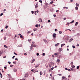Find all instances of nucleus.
<instances>
[{
	"mask_svg": "<svg viewBox=\"0 0 80 80\" xmlns=\"http://www.w3.org/2000/svg\"><path fill=\"white\" fill-rule=\"evenodd\" d=\"M36 47V45H35V44L34 43L32 44L31 45V50L32 49V47Z\"/></svg>",
	"mask_w": 80,
	"mask_h": 80,
	"instance_id": "f257e3e1",
	"label": "nucleus"
},
{
	"mask_svg": "<svg viewBox=\"0 0 80 80\" xmlns=\"http://www.w3.org/2000/svg\"><path fill=\"white\" fill-rule=\"evenodd\" d=\"M62 80H67V79L66 78V77L64 76H62Z\"/></svg>",
	"mask_w": 80,
	"mask_h": 80,
	"instance_id": "f03ea898",
	"label": "nucleus"
},
{
	"mask_svg": "<svg viewBox=\"0 0 80 80\" xmlns=\"http://www.w3.org/2000/svg\"><path fill=\"white\" fill-rule=\"evenodd\" d=\"M52 37H53L54 38H55V37H56V34L55 33H54L52 35Z\"/></svg>",
	"mask_w": 80,
	"mask_h": 80,
	"instance_id": "7ed1b4c3",
	"label": "nucleus"
},
{
	"mask_svg": "<svg viewBox=\"0 0 80 80\" xmlns=\"http://www.w3.org/2000/svg\"><path fill=\"white\" fill-rule=\"evenodd\" d=\"M3 53V50H1L0 51V57L1 56L2 54Z\"/></svg>",
	"mask_w": 80,
	"mask_h": 80,
	"instance_id": "20e7f679",
	"label": "nucleus"
},
{
	"mask_svg": "<svg viewBox=\"0 0 80 80\" xmlns=\"http://www.w3.org/2000/svg\"><path fill=\"white\" fill-rule=\"evenodd\" d=\"M53 55H55V57H58V56H57V55H58V53H54Z\"/></svg>",
	"mask_w": 80,
	"mask_h": 80,
	"instance_id": "39448f33",
	"label": "nucleus"
},
{
	"mask_svg": "<svg viewBox=\"0 0 80 80\" xmlns=\"http://www.w3.org/2000/svg\"><path fill=\"white\" fill-rule=\"evenodd\" d=\"M71 70L72 71L75 72V69L74 68H71Z\"/></svg>",
	"mask_w": 80,
	"mask_h": 80,
	"instance_id": "423d86ee",
	"label": "nucleus"
},
{
	"mask_svg": "<svg viewBox=\"0 0 80 80\" xmlns=\"http://www.w3.org/2000/svg\"><path fill=\"white\" fill-rule=\"evenodd\" d=\"M38 21H39V22H42V20L41 18H39Z\"/></svg>",
	"mask_w": 80,
	"mask_h": 80,
	"instance_id": "0eeeda50",
	"label": "nucleus"
},
{
	"mask_svg": "<svg viewBox=\"0 0 80 80\" xmlns=\"http://www.w3.org/2000/svg\"><path fill=\"white\" fill-rule=\"evenodd\" d=\"M59 52H62V48H59Z\"/></svg>",
	"mask_w": 80,
	"mask_h": 80,
	"instance_id": "6e6552de",
	"label": "nucleus"
},
{
	"mask_svg": "<svg viewBox=\"0 0 80 80\" xmlns=\"http://www.w3.org/2000/svg\"><path fill=\"white\" fill-rule=\"evenodd\" d=\"M65 45V43H63V44H61V47H63L64 45Z\"/></svg>",
	"mask_w": 80,
	"mask_h": 80,
	"instance_id": "1a4fd4ad",
	"label": "nucleus"
},
{
	"mask_svg": "<svg viewBox=\"0 0 80 80\" xmlns=\"http://www.w3.org/2000/svg\"><path fill=\"white\" fill-rule=\"evenodd\" d=\"M73 40V38H71V39H70L69 40V42H72V41Z\"/></svg>",
	"mask_w": 80,
	"mask_h": 80,
	"instance_id": "9d476101",
	"label": "nucleus"
},
{
	"mask_svg": "<svg viewBox=\"0 0 80 80\" xmlns=\"http://www.w3.org/2000/svg\"><path fill=\"white\" fill-rule=\"evenodd\" d=\"M35 59H33L31 62L32 63H33V62H35Z\"/></svg>",
	"mask_w": 80,
	"mask_h": 80,
	"instance_id": "9b49d317",
	"label": "nucleus"
},
{
	"mask_svg": "<svg viewBox=\"0 0 80 80\" xmlns=\"http://www.w3.org/2000/svg\"><path fill=\"white\" fill-rule=\"evenodd\" d=\"M38 66H39V65L38 64H37V65H36V66H35V68H37V67H38Z\"/></svg>",
	"mask_w": 80,
	"mask_h": 80,
	"instance_id": "f8f14e48",
	"label": "nucleus"
},
{
	"mask_svg": "<svg viewBox=\"0 0 80 80\" xmlns=\"http://www.w3.org/2000/svg\"><path fill=\"white\" fill-rule=\"evenodd\" d=\"M35 8H37L38 7V5H37V4L35 6Z\"/></svg>",
	"mask_w": 80,
	"mask_h": 80,
	"instance_id": "ddd939ff",
	"label": "nucleus"
},
{
	"mask_svg": "<svg viewBox=\"0 0 80 80\" xmlns=\"http://www.w3.org/2000/svg\"><path fill=\"white\" fill-rule=\"evenodd\" d=\"M78 22H76V23L75 24V26H77V25H78Z\"/></svg>",
	"mask_w": 80,
	"mask_h": 80,
	"instance_id": "4468645a",
	"label": "nucleus"
},
{
	"mask_svg": "<svg viewBox=\"0 0 80 80\" xmlns=\"http://www.w3.org/2000/svg\"><path fill=\"white\" fill-rule=\"evenodd\" d=\"M72 55H73V52L69 54V56H72Z\"/></svg>",
	"mask_w": 80,
	"mask_h": 80,
	"instance_id": "2eb2a0df",
	"label": "nucleus"
},
{
	"mask_svg": "<svg viewBox=\"0 0 80 80\" xmlns=\"http://www.w3.org/2000/svg\"><path fill=\"white\" fill-rule=\"evenodd\" d=\"M17 71V69L14 68L13 69V71L14 72H16Z\"/></svg>",
	"mask_w": 80,
	"mask_h": 80,
	"instance_id": "dca6fc26",
	"label": "nucleus"
},
{
	"mask_svg": "<svg viewBox=\"0 0 80 80\" xmlns=\"http://www.w3.org/2000/svg\"><path fill=\"white\" fill-rule=\"evenodd\" d=\"M8 78L9 79H12V76H10L9 77H8Z\"/></svg>",
	"mask_w": 80,
	"mask_h": 80,
	"instance_id": "f3484780",
	"label": "nucleus"
},
{
	"mask_svg": "<svg viewBox=\"0 0 80 80\" xmlns=\"http://www.w3.org/2000/svg\"><path fill=\"white\" fill-rule=\"evenodd\" d=\"M57 62H58V63H60V59H57Z\"/></svg>",
	"mask_w": 80,
	"mask_h": 80,
	"instance_id": "a211bd4d",
	"label": "nucleus"
},
{
	"mask_svg": "<svg viewBox=\"0 0 80 80\" xmlns=\"http://www.w3.org/2000/svg\"><path fill=\"white\" fill-rule=\"evenodd\" d=\"M32 31H28V33H31L32 32Z\"/></svg>",
	"mask_w": 80,
	"mask_h": 80,
	"instance_id": "6ab92c4d",
	"label": "nucleus"
},
{
	"mask_svg": "<svg viewBox=\"0 0 80 80\" xmlns=\"http://www.w3.org/2000/svg\"><path fill=\"white\" fill-rule=\"evenodd\" d=\"M43 74V72H40V74L41 75H42Z\"/></svg>",
	"mask_w": 80,
	"mask_h": 80,
	"instance_id": "aec40b11",
	"label": "nucleus"
},
{
	"mask_svg": "<svg viewBox=\"0 0 80 80\" xmlns=\"http://www.w3.org/2000/svg\"><path fill=\"white\" fill-rule=\"evenodd\" d=\"M76 6H77V7H79V4H78L77 3L76 4Z\"/></svg>",
	"mask_w": 80,
	"mask_h": 80,
	"instance_id": "412c9836",
	"label": "nucleus"
},
{
	"mask_svg": "<svg viewBox=\"0 0 80 80\" xmlns=\"http://www.w3.org/2000/svg\"><path fill=\"white\" fill-rule=\"evenodd\" d=\"M59 43H58L57 44H55V46L57 47V46H58L59 45Z\"/></svg>",
	"mask_w": 80,
	"mask_h": 80,
	"instance_id": "4be33fe9",
	"label": "nucleus"
},
{
	"mask_svg": "<svg viewBox=\"0 0 80 80\" xmlns=\"http://www.w3.org/2000/svg\"><path fill=\"white\" fill-rule=\"evenodd\" d=\"M42 56H45V53H43L42 54Z\"/></svg>",
	"mask_w": 80,
	"mask_h": 80,
	"instance_id": "5701e85b",
	"label": "nucleus"
},
{
	"mask_svg": "<svg viewBox=\"0 0 80 80\" xmlns=\"http://www.w3.org/2000/svg\"><path fill=\"white\" fill-rule=\"evenodd\" d=\"M3 58H6V56H5V55H4L3 56Z\"/></svg>",
	"mask_w": 80,
	"mask_h": 80,
	"instance_id": "b1692460",
	"label": "nucleus"
},
{
	"mask_svg": "<svg viewBox=\"0 0 80 80\" xmlns=\"http://www.w3.org/2000/svg\"><path fill=\"white\" fill-rule=\"evenodd\" d=\"M44 41L45 42H47V40L45 39H43Z\"/></svg>",
	"mask_w": 80,
	"mask_h": 80,
	"instance_id": "393cba45",
	"label": "nucleus"
},
{
	"mask_svg": "<svg viewBox=\"0 0 80 80\" xmlns=\"http://www.w3.org/2000/svg\"><path fill=\"white\" fill-rule=\"evenodd\" d=\"M75 10H77L78 9V8L77 7H76L75 8Z\"/></svg>",
	"mask_w": 80,
	"mask_h": 80,
	"instance_id": "a878e982",
	"label": "nucleus"
},
{
	"mask_svg": "<svg viewBox=\"0 0 80 80\" xmlns=\"http://www.w3.org/2000/svg\"><path fill=\"white\" fill-rule=\"evenodd\" d=\"M37 30V28H35V29H33L34 31H36Z\"/></svg>",
	"mask_w": 80,
	"mask_h": 80,
	"instance_id": "bb28decb",
	"label": "nucleus"
},
{
	"mask_svg": "<svg viewBox=\"0 0 80 80\" xmlns=\"http://www.w3.org/2000/svg\"><path fill=\"white\" fill-rule=\"evenodd\" d=\"M31 40H32V39H28V42L29 43H31Z\"/></svg>",
	"mask_w": 80,
	"mask_h": 80,
	"instance_id": "cd10ccee",
	"label": "nucleus"
},
{
	"mask_svg": "<svg viewBox=\"0 0 80 80\" xmlns=\"http://www.w3.org/2000/svg\"><path fill=\"white\" fill-rule=\"evenodd\" d=\"M39 2L40 3H42V1L41 0H39Z\"/></svg>",
	"mask_w": 80,
	"mask_h": 80,
	"instance_id": "c85d7f7f",
	"label": "nucleus"
},
{
	"mask_svg": "<svg viewBox=\"0 0 80 80\" xmlns=\"http://www.w3.org/2000/svg\"><path fill=\"white\" fill-rule=\"evenodd\" d=\"M79 68H80V66H78L77 67V69H78Z\"/></svg>",
	"mask_w": 80,
	"mask_h": 80,
	"instance_id": "c756f323",
	"label": "nucleus"
},
{
	"mask_svg": "<svg viewBox=\"0 0 80 80\" xmlns=\"http://www.w3.org/2000/svg\"><path fill=\"white\" fill-rule=\"evenodd\" d=\"M73 62H71V65H73Z\"/></svg>",
	"mask_w": 80,
	"mask_h": 80,
	"instance_id": "7c9ffc66",
	"label": "nucleus"
},
{
	"mask_svg": "<svg viewBox=\"0 0 80 80\" xmlns=\"http://www.w3.org/2000/svg\"><path fill=\"white\" fill-rule=\"evenodd\" d=\"M35 27H37V28H38V24H36V25H35Z\"/></svg>",
	"mask_w": 80,
	"mask_h": 80,
	"instance_id": "2f4dec72",
	"label": "nucleus"
},
{
	"mask_svg": "<svg viewBox=\"0 0 80 80\" xmlns=\"http://www.w3.org/2000/svg\"><path fill=\"white\" fill-rule=\"evenodd\" d=\"M72 48H75V46L73 45L72 46Z\"/></svg>",
	"mask_w": 80,
	"mask_h": 80,
	"instance_id": "473e14b6",
	"label": "nucleus"
},
{
	"mask_svg": "<svg viewBox=\"0 0 80 80\" xmlns=\"http://www.w3.org/2000/svg\"><path fill=\"white\" fill-rule=\"evenodd\" d=\"M72 68H75V66L74 65H73V66H72Z\"/></svg>",
	"mask_w": 80,
	"mask_h": 80,
	"instance_id": "72a5a7b5",
	"label": "nucleus"
},
{
	"mask_svg": "<svg viewBox=\"0 0 80 80\" xmlns=\"http://www.w3.org/2000/svg\"><path fill=\"white\" fill-rule=\"evenodd\" d=\"M59 33H60V34H62V31H60L59 32Z\"/></svg>",
	"mask_w": 80,
	"mask_h": 80,
	"instance_id": "f704fd0d",
	"label": "nucleus"
},
{
	"mask_svg": "<svg viewBox=\"0 0 80 80\" xmlns=\"http://www.w3.org/2000/svg\"><path fill=\"white\" fill-rule=\"evenodd\" d=\"M3 13H2L1 14H0V17H2V15H3Z\"/></svg>",
	"mask_w": 80,
	"mask_h": 80,
	"instance_id": "c9c22d12",
	"label": "nucleus"
},
{
	"mask_svg": "<svg viewBox=\"0 0 80 80\" xmlns=\"http://www.w3.org/2000/svg\"><path fill=\"white\" fill-rule=\"evenodd\" d=\"M11 76V75L10 74H7V77H8H8H9Z\"/></svg>",
	"mask_w": 80,
	"mask_h": 80,
	"instance_id": "e433bc0d",
	"label": "nucleus"
},
{
	"mask_svg": "<svg viewBox=\"0 0 80 80\" xmlns=\"http://www.w3.org/2000/svg\"><path fill=\"white\" fill-rule=\"evenodd\" d=\"M4 47H5V48H7V47H8L7 46H6V45H4Z\"/></svg>",
	"mask_w": 80,
	"mask_h": 80,
	"instance_id": "4c0bfd02",
	"label": "nucleus"
},
{
	"mask_svg": "<svg viewBox=\"0 0 80 80\" xmlns=\"http://www.w3.org/2000/svg\"><path fill=\"white\" fill-rule=\"evenodd\" d=\"M14 55H17V53H15V52H14Z\"/></svg>",
	"mask_w": 80,
	"mask_h": 80,
	"instance_id": "58836bf2",
	"label": "nucleus"
},
{
	"mask_svg": "<svg viewBox=\"0 0 80 80\" xmlns=\"http://www.w3.org/2000/svg\"><path fill=\"white\" fill-rule=\"evenodd\" d=\"M20 38H23V36H22V35H21L20 36Z\"/></svg>",
	"mask_w": 80,
	"mask_h": 80,
	"instance_id": "ea45409f",
	"label": "nucleus"
},
{
	"mask_svg": "<svg viewBox=\"0 0 80 80\" xmlns=\"http://www.w3.org/2000/svg\"><path fill=\"white\" fill-rule=\"evenodd\" d=\"M8 63H9V64H10V63H11V62H10V61H8Z\"/></svg>",
	"mask_w": 80,
	"mask_h": 80,
	"instance_id": "a19ab883",
	"label": "nucleus"
},
{
	"mask_svg": "<svg viewBox=\"0 0 80 80\" xmlns=\"http://www.w3.org/2000/svg\"><path fill=\"white\" fill-rule=\"evenodd\" d=\"M15 60H17V61H18V58H15Z\"/></svg>",
	"mask_w": 80,
	"mask_h": 80,
	"instance_id": "79ce46f5",
	"label": "nucleus"
},
{
	"mask_svg": "<svg viewBox=\"0 0 80 80\" xmlns=\"http://www.w3.org/2000/svg\"><path fill=\"white\" fill-rule=\"evenodd\" d=\"M36 55L37 56H39V53H37Z\"/></svg>",
	"mask_w": 80,
	"mask_h": 80,
	"instance_id": "37998d69",
	"label": "nucleus"
},
{
	"mask_svg": "<svg viewBox=\"0 0 80 80\" xmlns=\"http://www.w3.org/2000/svg\"><path fill=\"white\" fill-rule=\"evenodd\" d=\"M31 12L32 13V14H33L34 13V12H33V11H31Z\"/></svg>",
	"mask_w": 80,
	"mask_h": 80,
	"instance_id": "c03bdc74",
	"label": "nucleus"
},
{
	"mask_svg": "<svg viewBox=\"0 0 80 80\" xmlns=\"http://www.w3.org/2000/svg\"><path fill=\"white\" fill-rule=\"evenodd\" d=\"M31 71H32V72H34V71H35V70H34V69H32L31 70Z\"/></svg>",
	"mask_w": 80,
	"mask_h": 80,
	"instance_id": "a18cd8bd",
	"label": "nucleus"
},
{
	"mask_svg": "<svg viewBox=\"0 0 80 80\" xmlns=\"http://www.w3.org/2000/svg\"><path fill=\"white\" fill-rule=\"evenodd\" d=\"M53 3V1H52V2H51L50 3L51 4H52V3Z\"/></svg>",
	"mask_w": 80,
	"mask_h": 80,
	"instance_id": "49530a36",
	"label": "nucleus"
},
{
	"mask_svg": "<svg viewBox=\"0 0 80 80\" xmlns=\"http://www.w3.org/2000/svg\"><path fill=\"white\" fill-rule=\"evenodd\" d=\"M51 21L50 20H48V22L49 23H50V22Z\"/></svg>",
	"mask_w": 80,
	"mask_h": 80,
	"instance_id": "de8ad7c7",
	"label": "nucleus"
},
{
	"mask_svg": "<svg viewBox=\"0 0 80 80\" xmlns=\"http://www.w3.org/2000/svg\"><path fill=\"white\" fill-rule=\"evenodd\" d=\"M58 75H59V76H62V74H58Z\"/></svg>",
	"mask_w": 80,
	"mask_h": 80,
	"instance_id": "09e8293b",
	"label": "nucleus"
},
{
	"mask_svg": "<svg viewBox=\"0 0 80 80\" xmlns=\"http://www.w3.org/2000/svg\"><path fill=\"white\" fill-rule=\"evenodd\" d=\"M55 32H57V31H58V30H57V29H55Z\"/></svg>",
	"mask_w": 80,
	"mask_h": 80,
	"instance_id": "8fccbe9b",
	"label": "nucleus"
},
{
	"mask_svg": "<svg viewBox=\"0 0 80 80\" xmlns=\"http://www.w3.org/2000/svg\"><path fill=\"white\" fill-rule=\"evenodd\" d=\"M15 56H14L12 57V58L13 59V58H15Z\"/></svg>",
	"mask_w": 80,
	"mask_h": 80,
	"instance_id": "3c124183",
	"label": "nucleus"
},
{
	"mask_svg": "<svg viewBox=\"0 0 80 80\" xmlns=\"http://www.w3.org/2000/svg\"><path fill=\"white\" fill-rule=\"evenodd\" d=\"M8 28V26H6L5 27V28Z\"/></svg>",
	"mask_w": 80,
	"mask_h": 80,
	"instance_id": "603ef678",
	"label": "nucleus"
},
{
	"mask_svg": "<svg viewBox=\"0 0 80 80\" xmlns=\"http://www.w3.org/2000/svg\"><path fill=\"white\" fill-rule=\"evenodd\" d=\"M13 63H14L15 64H16V62H13Z\"/></svg>",
	"mask_w": 80,
	"mask_h": 80,
	"instance_id": "864d4df0",
	"label": "nucleus"
},
{
	"mask_svg": "<svg viewBox=\"0 0 80 80\" xmlns=\"http://www.w3.org/2000/svg\"><path fill=\"white\" fill-rule=\"evenodd\" d=\"M54 69V68H51V70H53Z\"/></svg>",
	"mask_w": 80,
	"mask_h": 80,
	"instance_id": "5fc2aeb1",
	"label": "nucleus"
},
{
	"mask_svg": "<svg viewBox=\"0 0 80 80\" xmlns=\"http://www.w3.org/2000/svg\"><path fill=\"white\" fill-rule=\"evenodd\" d=\"M53 17H56V15L55 14L53 15Z\"/></svg>",
	"mask_w": 80,
	"mask_h": 80,
	"instance_id": "6e6d98bb",
	"label": "nucleus"
},
{
	"mask_svg": "<svg viewBox=\"0 0 80 80\" xmlns=\"http://www.w3.org/2000/svg\"><path fill=\"white\" fill-rule=\"evenodd\" d=\"M79 46V44H77V47H78Z\"/></svg>",
	"mask_w": 80,
	"mask_h": 80,
	"instance_id": "4d7b16f0",
	"label": "nucleus"
},
{
	"mask_svg": "<svg viewBox=\"0 0 80 80\" xmlns=\"http://www.w3.org/2000/svg\"><path fill=\"white\" fill-rule=\"evenodd\" d=\"M10 67H13V65H10Z\"/></svg>",
	"mask_w": 80,
	"mask_h": 80,
	"instance_id": "13d9d810",
	"label": "nucleus"
},
{
	"mask_svg": "<svg viewBox=\"0 0 80 80\" xmlns=\"http://www.w3.org/2000/svg\"><path fill=\"white\" fill-rule=\"evenodd\" d=\"M65 70H68V69L67 68H65Z\"/></svg>",
	"mask_w": 80,
	"mask_h": 80,
	"instance_id": "bf43d9fd",
	"label": "nucleus"
},
{
	"mask_svg": "<svg viewBox=\"0 0 80 80\" xmlns=\"http://www.w3.org/2000/svg\"><path fill=\"white\" fill-rule=\"evenodd\" d=\"M6 39H7V38L6 37H5L4 38V40H6Z\"/></svg>",
	"mask_w": 80,
	"mask_h": 80,
	"instance_id": "052dcab7",
	"label": "nucleus"
},
{
	"mask_svg": "<svg viewBox=\"0 0 80 80\" xmlns=\"http://www.w3.org/2000/svg\"><path fill=\"white\" fill-rule=\"evenodd\" d=\"M3 11L4 12H5V11H6V9H4Z\"/></svg>",
	"mask_w": 80,
	"mask_h": 80,
	"instance_id": "680f3d73",
	"label": "nucleus"
},
{
	"mask_svg": "<svg viewBox=\"0 0 80 80\" xmlns=\"http://www.w3.org/2000/svg\"><path fill=\"white\" fill-rule=\"evenodd\" d=\"M4 68H5V69H7V67H6L5 66L4 67Z\"/></svg>",
	"mask_w": 80,
	"mask_h": 80,
	"instance_id": "e2e57ef3",
	"label": "nucleus"
},
{
	"mask_svg": "<svg viewBox=\"0 0 80 80\" xmlns=\"http://www.w3.org/2000/svg\"><path fill=\"white\" fill-rule=\"evenodd\" d=\"M59 12V10H57L56 11V12Z\"/></svg>",
	"mask_w": 80,
	"mask_h": 80,
	"instance_id": "0e129e2a",
	"label": "nucleus"
},
{
	"mask_svg": "<svg viewBox=\"0 0 80 80\" xmlns=\"http://www.w3.org/2000/svg\"><path fill=\"white\" fill-rule=\"evenodd\" d=\"M66 18H63V19H64V20H66Z\"/></svg>",
	"mask_w": 80,
	"mask_h": 80,
	"instance_id": "69168bd1",
	"label": "nucleus"
},
{
	"mask_svg": "<svg viewBox=\"0 0 80 80\" xmlns=\"http://www.w3.org/2000/svg\"><path fill=\"white\" fill-rule=\"evenodd\" d=\"M73 22H74V20H72V23H73Z\"/></svg>",
	"mask_w": 80,
	"mask_h": 80,
	"instance_id": "338daca9",
	"label": "nucleus"
},
{
	"mask_svg": "<svg viewBox=\"0 0 80 80\" xmlns=\"http://www.w3.org/2000/svg\"><path fill=\"white\" fill-rule=\"evenodd\" d=\"M3 76H2V75H1V78H2Z\"/></svg>",
	"mask_w": 80,
	"mask_h": 80,
	"instance_id": "774afa93",
	"label": "nucleus"
}]
</instances>
